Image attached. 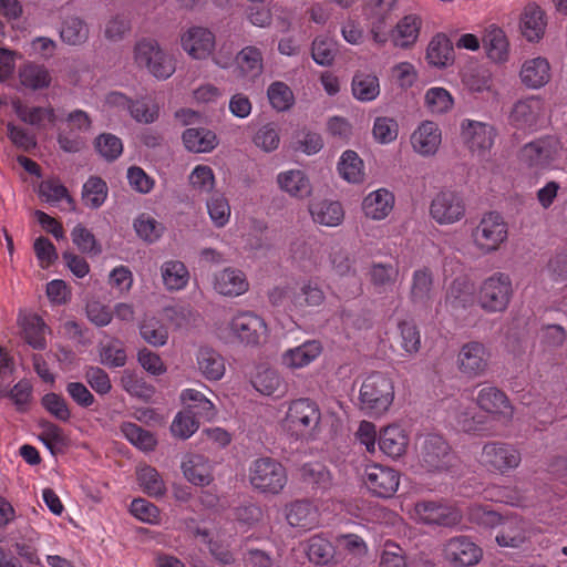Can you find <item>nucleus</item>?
I'll list each match as a JSON object with an SVG mask.
<instances>
[{
  "mask_svg": "<svg viewBox=\"0 0 567 567\" xmlns=\"http://www.w3.org/2000/svg\"><path fill=\"white\" fill-rule=\"evenodd\" d=\"M281 427L290 439L296 441H317L324 427L319 404L310 398L290 401L281 420Z\"/></svg>",
  "mask_w": 567,
  "mask_h": 567,
  "instance_id": "obj_1",
  "label": "nucleus"
},
{
  "mask_svg": "<svg viewBox=\"0 0 567 567\" xmlns=\"http://www.w3.org/2000/svg\"><path fill=\"white\" fill-rule=\"evenodd\" d=\"M394 400V383L382 372L369 374L359 392L360 410L369 416H381L389 411Z\"/></svg>",
  "mask_w": 567,
  "mask_h": 567,
  "instance_id": "obj_2",
  "label": "nucleus"
},
{
  "mask_svg": "<svg viewBox=\"0 0 567 567\" xmlns=\"http://www.w3.org/2000/svg\"><path fill=\"white\" fill-rule=\"evenodd\" d=\"M468 516L472 522L478 525L486 527L499 525L501 528L495 539L502 547H519L526 540L525 524L518 518L503 520L496 512L481 505L472 506Z\"/></svg>",
  "mask_w": 567,
  "mask_h": 567,
  "instance_id": "obj_3",
  "label": "nucleus"
},
{
  "mask_svg": "<svg viewBox=\"0 0 567 567\" xmlns=\"http://www.w3.org/2000/svg\"><path fill=\"white\" fill-rule=\"evenodd\" d=\"M248 478L255 491L261 494L278 495L288 482V474L279 461L262 456L251 462Z\"/></svg>",
  "mask_w": 567,
  "mask_h": 567,
  "instance_id": "obj_4",
  "label": "nucleus"
},
{
  "mask_svg": "<svg viewBox=\"0 0 567 567\" xmlns=\"http://www.w3.org/2000/svg\"><path fill=\"white\" fill-rule=\"evenodd\" d=\"M522 453L512 443L502 441L486 442L477 457L480 466L488 473L508 475L522 464Z\"/></svg>",
  "mask_w": 567,
  "mask_h": 567,
  "instance_id": "obj_5",
  "label": "nucleus"
},
{
  "mask_svg": "<svg viewBox=\"0 0 567 567\" xmlns=\"http://www.w3.org/2000/svg\"><path fill=\"white\" fill-rule=\"evenodd\" d=\"M133 60L138 69L147 70L158 80L171 78L176 70L173 56L167 54L157 41L152 39H142L135 43Z\"/></svg>",
  "mask_w": 567,
  "mask_h": 567,
  "instance_id": "obj_6",
  "label": "nucleus"
},
{
  "mask_svg": "<svg viewBox=\"0 0 567 567\" xmlns=\"http://www.w3.org/2000/svg\"><path fill=\"white\" fill-rule=\"evenodd\" d=\"M471 238L480 252L492 254L507 240L508 225L499 213L487 212L473 228Z\"/></svg>",
  "mask_w": 567,
  "mask_h": 567,
  "instance_id": "obj_7",
  "label": "nucleus"
},
{
  "mask_svg": "<svg viewBox=\"0 0 567 567\" xmlns=\"http://www.w3.org/2000/svg\"><path fill=\"white\" fill-rule=\"evenodd\" d=\"M546 114L545 100L538 95H530L514 103L508 115V122L518 131L532 133L544 125Z\"/></svg>",
  "mask_w": 567,
  "mask_h": 567,
  "instance_id": "obj_8",
  "label": "nucleus"
},
{
  "mask_svg": "<svg viewBox=\"0 0 567 567\" xmlns=\"http://www.w3.org/2000/svg\"><path fill=\"white\" fill-rule=\"evenodd\" d=\"M563 146L558 138L546 136L525 144L520 152V161L530 168L550 169L560 159Z\"/></svg>",
  "mask_w": 567,
  "mask_h": 567,
  "instance_id": "obj_9",
  "label": "nucleus"
},
{
  "mask_svg": "<svg viewBox=\"0 0 567 567\" xmlns=\"http://www.w3.org/2000/svg\"><path fill=\"white\" fill-rule=\"evenodd\" d=\"M512 296L513 287L509 276L496 272L481 284L478 303L486 312H501L508 307Z\"/></svg>",
  "mask_w": 567,
  "mask_h": 567,
  "instance_id": "obj_10",
  "label": "nucleus"
},
{
  "mask_svg": "<svg viewBox=\"0 0 567 567\" xmlns=\"http://www.w3.org/2000/svg\"><path fill=\"white\" fill-rule=\"evenodd\" d=\"M234 340L246 346H259L268 338V327L264 318L251 311H239L228 322Z\"/></svg>",
  "mask_w": 567,
  "mask_h": 567,
  "instance_id": "obj_11",
  "label": "nucleus"
},
{
  "mask_svg": "<svg viewBox=\"0 0 567 567\" xmlns=\"http://www.w3.org/2000/svg\"><path fill=\"white\" fill-rule=\"evenodd\" d=\"M475 403L481 411L497 422L509 423L515 414V408L506 392L495 385L481 388Z\"/></svg>",
  "mask_w": 567,
  "mask_h": 567,
  "instance_id": "obj_12",
  "label": "nucleus"
},
{
  "mask_svg": "<svg viewBox=\"0 0 567 567\" xmlns=\"http://www.w3.org/2000/svg\"><path fill=\"white\" fill-rule=\"evenodd\" d=\"M442 551L444 559L453 567H472L483 558L482 548L465 535L447 539Z\"/></svg>",
  "mask_w": 567,
  "mask_h": 567,
  "instance_id": "obj_13",
  "label": "nucleus"
},
{
  "mask_svg": "<svg viewBox=\"0 0 567 567\" xmlns=\"http://www.w3.org/2000/svg\"><path fill=\"white\" fill-rule=\"evenodd\" d=\"M489 357V351L484 343L468 341L461 347L456 358V365L464 377L474 379L486 373Z\"/></svg>",
  "mask_w": 567,
  "mask_h": 567,
  "instance_id": "obj_14",
  "label": "nucleus"
},
{
  "mask_svg": "<svg viewBox=\"0 0 567 567\" xmlns=\"http://www.w3.org/2000/svg\"><path fill=\"white\" fill-rule=\"evenodd\" d=\"M466 206L455 192L443 190L434 196L430 205V215L439 225H452L464 218Z\"/></svg>",
  "mask_w": 567,
  "mask_h": 567,
  "instance_id": "obj_15",
  "label": "nucleus"
},
{
  "mask_svg": "<svg viewBox=\"0 0 567 567\" xmlns=\"http://www.w3.org/2000/svg\"><path fill=\"white\" fill-rule=\"evenodd\" d=\"M182 49L194 60H206L215 51L216 37L208 28L193 25L181 34Z\"/></svg>",
  "mask_w": 567,
  "mask_h": 567,
  "instance_id": "obj_16",
  "label": "nucleus"
},
{
  "mask_svg": "<svg viewBox=\"0 0 567 567\" xmlns=\"http://www.w3.org/2000/svg\"><path fill=\"white\" fill-rule=\"evenodd\" d=\"M364 483L368 489L381 498L392 497L400 485V473L394 468L372 464L365 468Z\"/></svg>",
  "mask_w": 567,
  "mask_h": 567,
  "instance_id": "obj_17",
  "label": "nucleus"
},
{
  "mask_svg": "<svg viewBox=\"0 0 567 567\" xmlns=\"http://www.w3.org/2000/svg\"><path fill=\"white\" fill-rule=\"evenodd\" d=\"M417 520L429 525L453 526L460 523L462 515L453 506L434 501H421L414 506Z\"/></svg>",
  "mask_w": 567,
  "mask_h": 567,
  "instance_id": "obj_18",
  "label": "nucleus"
},
{
  "mask_svg": "<svg viewBox=\"0 0 567 567\" xmlns=\"http://www.w3.org/2000/svg\"><path fill=\"white\" fill-rule=\"evenodd\" d=\"M461 135L472 152L481 153L491 150L496 132L491 124L466 118L461 124Z\"/></svg>",
  "mask_w": 567,
  "mask_h": 567,
  "instance_id": "obj_19",
  "label": "nucleus"
},
{
  "mask_svg": "<svg viewBox=\"0 0 567 567\" xmlns=\"http://www.w3.org/2000/svg\"><path fill=\"white\" fill-rule=\"evenodd\" d=\"M450 446L440 435H429L421 450V461L427 471H441L451 462Z\"/></svg>",
  "mask_w": 567,
  "mask_h": 567,
  "instance_id": "obj_20",
  "label": "nucleus"
},
{
  "mask_svg": "<svg viewBox=\"0 0 567 567\" xmlns=\"http://www.w3.org/2000/svg\"><path fill=\"white\" fill-rule=\"evenodd\" d=\"M551 66L544 56H535L523 62L519 70L522 84L529 90H538L549 83Z\"/></svg>",
  "mask_w": 567,
  "mask_h": 567,
  "instance_id": "obj_21",
  "label": "nucleus"
},
{
  "mask_svg": "<svg viewBox=\"0 0 567 567\" xmlns=\"http://www.w3.org/2000/svg\"><path fill=\"white\" fill-rule=\"evenodd\" d=\"M197 372L207 381L221 380L226 373V360L210 347H199L195 353Z\"/></svg>",
  "mask_w": 567,
  "mask_h": 567,
  "instance_id": "obj_22",
  "label": "nucleus"
},
{
  "mask_svg": "<svg viewBox=\"0 0 567 567\" xmlns=\"http://www.w3.org/2000/svg\"><path fill=\"white\" fill-rule=\"evenodd\" d=\"M442 142L439 125L432 121L422 122L411 135V145L422 156L434 155Z\"/></svg>",
  "mask_w": 567,
  "mask_h": 567,
  "instance_id": "obj_23",
  "label": "nucleus"
},
{
  "mask_svg": "<svg viewBox=\"0 0 567 567\" xmlns=\"http://www.w3.org/2000/svg\"><path fill=\"white\" fill-rule=\"evenodd\" d=\"M214 290L225 297H238L249 289L246 275L236 268H225L214 275Z\"/></svg>",
  "mask_w": 567,
  "mask_h": 567,
  "instance_id": "obj_24",
  "label": "nucleus"
},
{
  "mask_svg": "<svg viewBox=\"0 0 567 567\" xmlns=\"http://www.w3.org/2000/svg\"><path fill=\"white\" fill-rule=\"evenodd\" d=\"M326 301V293L319 282L306 280L301 284L299 290L293 292L288 311L303 312L309 308H319Z\"/></svg>",
  "mask_w": 567,
  "mask_h": 567,
  "instance_id": "obj_25",
  "label": "nucleus"
},
{
  "mask_svg": "<svg viewBox=\"0 0 567 567\" xmlns=\"http://www.w3.org/2000/svg\"><path fill=\"white\" fill-rule=\"evenodd\" d=\"M322 344L318 340H308L302 344L286 350L281 355L282 364L291 370L309 365L322 353Z\"/></svg>",
  "mask_w": 567,
  "mask_h": 567,
  "instance_id": "obj_26",
  "label": "nucleus"
},
{
  "mask_svg": "<svg viewBox=\"0 0 567 567\" xmlns=\"http://www.w3.org/2000/svg\"><path fill=\"white\" fill-rule=\"evenodd\" d=\"M286 519L292 527L310 530L319 525V512L309 501H296L286 507Z\"/></svg>",
  "mask_w": 567,
  "mask_h": 567,
  "instance_id": "obj_27",
  "label": "nucleus"
},
{
  "mask_svg": "<svg viewBox=\"0 0 567 567\" xmlns=\"http://www.w3.org/2000/svg\"><path fill=\"white\" fill-rule=\"evenodd\" d=\"M308 210L313 223L326 227H337L344 219L343 207L337 200H313L309 204Z\"/></svg>",
  "mask_w": 567,
  "mask_h": 567,
  "instance_id": "obj_28",
  "label": "nucleus"
},
{
  "mask_svg": "<svg viewBox=\"0 0 567 567\" xmlns=\"http://www.w3.org/2000/svg\"><path fill=\"white\" fill-rule=\"evenodd\" d=\"M277 184L282 192L293 198L303 199L312 193L310 179L301 169H288L279 173Z\"/></svg>",
  "mask_w": 567,
  "mask_h": 567,
  "instance_id": "obj_29",
  "label": "nucleus"
},
{
  "mask_svg": "<svg viewBox=\"0 0 567 567\" xmlns=\"http://www.w3.org/2000/svg\"><path fill=\"white\" fill-rule=\"evenodd\" d=\"M393 206L394 195L385 188L369 193L362 202V210L365 217L373 220H382L388 217Z\"/></svg>",
  "mask_w": 567,
  "mask_h": 567,
  "instance_id": "obj_30",
  "label": "nucleus"
},
{
  "mask_svg": "<svg viewBox=\"0 0 567 567\" xmlns=\"http://www.w3.org/2000/svg\"><path fill=\"white\" fill-rule=\"evenodd\" d=\"M422 19L416 14H408L399 20L391 31V40L396 48H412L420 35Z\"/></svg>",
  "mask_w": 567,
  "mask_h": 567,
  "instance_id": "obj_31",
  "label": "nucleus"
},
{
  "mask_svg": "<svg viewBox=\"0 0 567 567\" xmlns=\"http://www.w3.org/2000/svg\"><path fill=\"white\" fill-rule=\"evenodd\" d=\"M433 292V274L424 267L412 274L410 300L413 305L427 308L431 305Z\"/></svg>",
  "mask_w": 567,
  "mask_h": 567,
  "instance_id": "obj_32",
  "label": "nucleus"
},
{
  "mask_svg": "<svg viewBox=\"0 0 567 567\" xmlns=\"http://www.w3.org/2000/svg\"><path fill=\"white\" fill-rule=\"evenodd\" d=\"M409 436L399 425H389L379 435L380 450L392 458L402 456L408 447Z\"/></svg>",
  "mask_w": 567,
  "mask_h": 567,
  "instance_id": "obj_33",
  "label": "nucleus"
},
{
  "mask_svg": "<svg viewBox=\"0 0 567 567\" xmlns=\"http://www.w3.org/2000/svg\"><path fill=\"white\" fill-rule=\"evenodd\" d=\"M399 276V266L390 262H372L368 270L370 284L378 293L391 290L395 286Z\"/></svg>",
  "mask_w": 567,
  "mask_h": 567,
  "instance_id": "obj_34",
  "label": "nucleus"
},
{
  "mask_svg": "<svg viewBox=\"0 0 567 567\" xmlns=\"http://www.w3.org/2000/svg\"><path fill=\"white\" fill-rule=\"evenodd\" d=\"M445 302L454 310L466 309L475 302V287L465 277L455 278L447 291Z\"/></svg>",
  "mask_w": 567,
  "mask_h": 567,
  "instance_id": "obj_35",
  "label": "nucleus"
},
{
  "mask_svg": "<svg viewBox=\"0 0 567 567\" xmlns=\"http://www.w3.org/2000/svg\"><path fill=\"white\" fill-rule=\"evenodd\" d=\"M483 45L487 56L497 63L506 62L509 56V43L505 32L496 27L489 25L483 37Z\"/></svg>",
  "mask_w": 567,
  "mask_h": 567,
  "instance_id": "obj_36",
  "label": "nucleus"
},
{
  "mask_svg": "<svg viewBox=\"0 0 567 567\" xmlns=\"http://www.w3.org/2000/svg\"><path fill=\"white\" fill-rule=\"evenodd\" d=\"M545 12L535 3L525 7L520 18V30L528 41H538L545 33Z\"/></svg>",
  "mask_w": 567,
  "mask_h": 567,
  "instance_id": "obj_37",
  "label": "nucleus"
},
{
  "mask_svg": "<svg viewBox=\"0 0 567 567\" xmlns=\"http://www.w3.org/2000/svg\"><path fill=\"white\" fill-rule=\"evenodd\" d=\"M426 60L429 64L443 69L453 64L454 50L450 39L439 33L432 38L426 50Z\"/></svg>",
  "mask_w": 567,
  "mask_h": 567,
  "instance_id": "obj_38",
  "label": "nucleus"
},
{
  "mask_svg": "<svg viewBox=\"0 0 567 567\" xmlns=\"http://www.w3.org/2000/svg\"><path fill=\"white\" fill-rule=\"evenodd\" d=\"M185 477L194 485L207 486L213 481L212 465L203 455H190L182 464Z\"/></svg>",
  "mask_w": 567,
  "mask_h": 567,
  "instance_id": "obj_39",
  "label": "nucleus"
},
{
  "mask_svg": "<svg viewBox=\"0 0 567 567\" xmlns=\"http://www.w3.org/2000/svg\"><path fill=\"white\" fill-rule=\"evenodd\" d=\"M182 138L185 147L194 153L212 152L218 144L216 134L204 127L187 128Z\"/></svg>",
  "mask_w": 567,
  "mask_h": 567,
  "instance_id": "obj_40",
  "label": "nucleus"
},
{
  "mask_svg": "<svg viewBox=\"0 0 567 567\" xmlns=\"http://www.w3.org/2000/svg\"><path fill=\"white\" fill-rule=\"evenodd\" d=\"M239 73L248 79L258 78L264 71V59L261 51L254 45L241 49L236 56Z\"/></svg>",
  "mask_w": 567,
  "mask_h": 567,
  "instance_id": "obj_41",
  "label": "nucleus"
},
{
  "mask_svg": "<svg viewBox=\"0 0 567 567\" xmlns=\"http://www.w3.org/2000/svg\"><path fill=\"white\" fill-rule=\"evenodd\" d=\"M90 35L87 23L78 16H66L60 27V38L69 45H81Z\"/></svg>",
  "mask_w": 567,
  "mask_h": 567,
  "instance_id": "obj_42",
  "label": "nucleus"
},
{
  "mask_svg": "<svg viewBox=\"0 0 567 567\" xmlns=\"http://www.w3.org/2000/svg\"><path fill=\"white\" fill-rule=\"evenodd\" d=\"M51 74L44 65L28 62L19 69V81L25 89L38 91L51 84Z\"/></svg>",
  "mask_w": 567,
  "mask_h": 567,
  "instance_id": "obj_43",
  "label": "nucleus"
},
{
  "mask_svg": "<svg viewBox=\"0 0 567 567\" xmlns=\"http://www.w3.org/2000/svg\"><path fill=\"white\" fill-rule=\"evenodd\" d=\"M163 285L169 291L183 290L189 281V271L179 260H167L161 266Z\"/></svg>",
  "mask_w": 567,
  "mask_h": 567,
  "instance_id": "obj_44",
  "label": "nucleus"
},
{
  "mask_svg": "<svg viewBox=\"0 0 567 567\" xmlns=\"http://www.w3.org/2000/svg\"><path fill=\"white\" fill-rule=\"evenodd\" d=\"M13 107L19 118L32 126L44 127L55 122V112L52 107H29L19 101L13 103Z\"/></svg>",
  "mask_w": 567,
  "mask_h": 567,
  "instance_id": "obj_45",
  "label": "nucleus"
},
{
  "mask_svg": "<svg viewBox=\"0 0 567 567\" xmlns=\"http://www.w3.org/2000/svg\"><path fill=\"white\" fill-rule=\"evenodd\" d=\"M352 94L361 102H370L380 94L379 79L371 73L357 72L352 79Z\"/></svg>",
  "mask_w": 567,
  "mask_h": 567,
  "instance_id": "obj_46",
  "label": "nucleus"
},
{
  "mask_svg": "<svg viewBox=\"0 0 567 567\" xmlns=\"http://www.w3.org/2000/svg\"><path fill=\"white\" fill-rule=\"evenodd\" d=\"M24 339L32 348L43 350L47 347L44 321L37 315H25L20 319Z\"/></svg>",
  "mask_w": 567,
  "mask_h": 567,
  "instance_id": "obj_47",
  "label": "nucleus"
},
{
  "mask_svg": "<svg viewBox=\"0 0 567 567\" xmlns=\"http://www.w3.org/2000/svg\"><path fill=\"white\" fill-rule=\"evenodd\" d=\"M136 235L148 244L156 243L164 234L165 226L147 213L140 214L133 221Z\"/></svg>",
  "mask_w": 567,
  "mask_h": 567,
  "instance_id": "obj_48",
  "label": "nucleus"
},
{
  "mask_svg": "<svg viewBox=\"0 0 567 567\" xmlns=\"http://www.w3.org/2000/svg\"><path fill=\"white\" fill-rule=\"evenodd\" d=\"M140 487L151 497H162L166 493V485L158 473L152 466L144 465L136 471Z\"/></svg>",
  "mask_w": 567,
  "mask_h": 567,
  "instance_id": "obj_49",
  "label": "nucleus"
},
{
  "mask_svg": "<svg viewBox=\"0 0 567 567\" xmlns=\"http://www.w3.org/2000/svg\"><path fill=\"white\" fill-rule=\"evenodd\" d=\"M306 554L316 565H327L334 557V548L322 535H313L307 540Z\"/></svg>",
  "mask_w": 567,
  "mask_h": 567,
  "instance_id": "obj_50",
  "label": "nucleus"
},
{
  "mask_svg": "<svg viewBox=\"0 0 567 567\" xmlns=\"http://www.w3.org/2000/svg\"><path fill=\"white\" fill-rule=\"evenodd\" d=\"M120 382L123 390L132 396L148 401L155 394V388L152 384L144 378L128 370L123 372Z\"/></svg>",
  "mask_w": 567,
  "mask_h": 567,
  "instance_id": "obj_51",
  "label": "nucleus"
},
{
  "mask_svg": "<svg viewBox=\"0 0 567 567\" xmlns=\"http://www.w3.org/2000/svg\"><path fill=\"white\" fill-rule=\"evenodd\" d=\"M338 171L341 177L349 183H360L363 181V162L353 151H346L338 163Z\"/></svg>",
  "mask_w": 567,
  "mask_h": 567,
  "instance_id": "obj_52",
  "label": "nucleus"
},
{
  "mask_svg": "<svg viewBox=\"0 0 567 567\" xmlns=\"http://www.w3.org/2000/svg\"><path fill=\"white\" fill-rule=\"evenodd\" d=\"M424 104L432 114H445L454 106L452 94L444 87H430L424 95Z\"/></svg>",
  "mask_w": 567,
  "mask_h": 567,
  "instance_id": "obj_53",
  "label": "nucleus"
},
{
  "mask_svg": "<svg viewBox=\"0 0 567 567\" xmlns=\"http://www.w3.org/2000/svg\"><path fill=\"white\" fill-rule=\"evenodd\" d=\"M101 363L110 368L124 367L127 360L124 343L117 339L112 338L100 346Z\"/></svg>",
  "mask_w": 567,
  "mask_h": 567,
  "instance_id": "obj_54",
  "label": "nucleus"
},
{
  "mask_svg": "<svg viewBox=\"0 0 567 567\" xmlns=\"http://www.w3.org/2000/svg\"><path fill=\"white\" fill-rule=\"evenodd\" d=\"M107 197L106 183L100 177H90L83 185L82 200L90 208H99Z\"/></svg>",
  "mask_w": 567,
  "mask_h": 567,
  "instance_id": "obj_55",
  "label": "nucleus"
},
{
  "mask_svg": "<svg viewBox=\"0 0 567 567\" xmlns=\"http://www.w3.org/2000/svg\"><path fill=\"white\" fill-rule=\"evenodd\" d=\"M141 337L153 347H163L168 339L166 327L156 318H146L140 326Z\"/></svg>",
  "mask_w": 567,
  "mask_h": 567,
  "instance_id": "obj_56",
  "label": "nucleus"
},
{
  "mask_svg": "<svg viewBox=\"0 0 567 567\" xmlns=\"http://www.w3.org/2000/svg\"><path fill=\"white\" fill-rule=\"evenodd\" d=\"M267 96L271 106L278 112L288 111L295 103L291 89L281 81H276L268 86Z\"/></svg>",
  "mask_w": 567,
  "mask_h": 567,
  "instance_id": "obj_57",
  "label": "nucleus"
},
{
  "mask_svg": "<svg viewBox=\"0 0 567 567\" xmlns=\"http://www.w3.org/2000/svg\"><path fill=\"white\" fill-rule=\"evenodd\" d=\"M338 53L337 43L327 37H317L311 45V56L313 61L322 66H329L333 63Z\"/></svg>",
  "mask_w": 567,
  "mask_h": 567,
  "instance_id": "obj_58",
  "label": "nucleus"
},
{
  "mask_svg": "<svg viewBox=\"0 0 567 567\" xmlns=\"http://www.w3.org/2000/svg\"><path fill=\"white\" fill-rule=\"evenodd\" d=\"M124 436L135 446L144 451H152L156 445L155 436L135 423L125 422L121 425Z\"/></svg>",
  "mask_w": 567,
  "mask_h": 567,
  "instance_id": "obj_59",
  "label": "nucleus"
},
{
  "mask_svg": "<svg viewBox=\"0 0 567 567\" xmlns=\"http://www.w3.org/2000/svg\"><path fill=\"white\" fill-rule=\"evenodd\" d=\"M188 182L193 190L199 194H208L215 187V174L208 165H197L190 172Z\"/></svg>",
  "mask_w": 567,
  "mask_h": 567,
  "instance_id": "obj_60",
  "label": "nucleus"
},
{
  "mask_svg": "<svg viewBox=\"0 0 567 567\" xmlns=\"http://www.w3.org/2000/svg\"><path fill=\"white\" fill-rule=\"evenodd\" d=\"M206 206L208 215L216 227H224L229 221L231 212L230 205L223 194L216 193L212 195Z\"/></svg>",
  "mask_w": 567,
  "mask_h": 567,
  "instance_id": "obj_61",
  "label": "nucleus"
},
{
  "mask_svg": "<svg viewBox=\"0 0 567 567\" xmlns=\"http://www.w3.org/2000/svg\"><path fill=\"white\" fill-rule=\"evenodd\" d=\"M252 386L264 395H274L282 392V380L275 370L264 369L254 378Z\"/></svg>",
  "mask_w": 567,
  "mask_h": 567,
  "instance_id": "obj_62",
  "label": "nucleus"
},
{
  "mask_svg": "<svg viewBox=\"0 0 567 567\" xmlns=\"http://www.w3.org/2000/svg\"><path fill=\"white\" fill-rule=\"evenodd\" d=\"M72 241L78 249L89 255H100L102 249L92 231L83 225H76L71 233Z\"/></svg>",
  "mask_w": 567,
  "mask_h": 567,
  "instance_id": "obj_63",
  "label": "nucleus"
},
{
  "mask_svg": "<svg viewBox=\"0 0 567 567\" xmlns=\"http://www.w3.org/2000/svg\"><path fill=\"white\" fill-rule=\"evenodd\" d=\"M372 134L378 143L390 144L398 137V122L392 117L379 116L374 120Z\"/></svg>",
  "mask_w": 567,
  "mask_h": 567,
  "instance_id": "obj_64",
  "label": "nucleus"
}]
</instances>
